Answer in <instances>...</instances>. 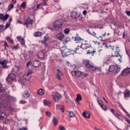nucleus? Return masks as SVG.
<instances>
[{
	"label": "nucleus",
	"instance_id": "8",
	"mask_svg": "<svg viewBox=\"0 0 130 130\" xmlns=\"http://www.w3.org/2000/svg\"><path fill=\"white\" fill-rule=\"evenodd\" d=\"M8 62H9V61L8 60H7L6 59H5V58H2L0 60V64L3 66V69H7L8 68V66L7 65H6V64H7V63H8Z\"/></svg>",
	"mask_w": 130,
	"mask_h": 130
},
{
	"label": "nucleus",
	"instance_id": "58",
	"mask_svg": "<svg viewBox=\"0 0 130 130\" xmlns=\"http://www.w3.org/2000/svg\"><path fill=\"white\" fill-rule=\"evenodd\" d=\"M83 15H87V11H86V10H84V11H83Z\"/></svg>",
	"mask_w": 130,
	"mask_h": 130
},
{
	"label": "nucleus",
	"instance_id": "46",
	"mask_svg": "<svg viewBox=\"0 0 130 130\" xmlns=\"http://www.w3.org/2000/svg\"><path fill=\"white\" fill-rule=\"evenodd\" d=\"M101 107L102 108L103 110H106L107 108L106 106L104 105H103L102 106H101Z\"/></svg>",
	"mask_w": 130,
	"mask_h": 130
},
{
	"label": "nucleus",
	"instance_id": "17",
	"mask_svg": "<svg viewBox=\"0 0 130 130\" xmlns=\"http://www.w3.org/2000/svg\"><path fill=\"white\" fill-rule=\"evenodd\" d=\"M17 38L18 39V41H19L22 45H24V44H25V40H24V38H23L21 36H18Z\"/></svg>",
	"mask_w": 130,
	"mask_h": 130
},
{
	"label": "nucleus",
	"instance_id": "63",
	"mask_svg": "<svg viewBox=\"0 0 130 130\" xmlns=\"http://www.w3.org/2000/svg\"><path fill=\"white\" fill-rule=\"evenodd\" d=\"M18 46H14V47H13V48H14L15 49H18Z\"/></svg>",
	"mask_w": 130,
	"mask_h": 130
},
{
	"label": "nucleus",
	"instance_id": "11",
	"mask_svg": "<svg viewBox=\"0 0 130 130\" xmlns=\"http://www.w3.org/2000/svg\"><path fill=\"white\" fill-rule=\"evenodd\" d=\"M123 94L124 98H129L130 96V91L128 89H126L124 91Z\"/></svg>",
	"mask_w": 130,
	"mask_h": 130
},
{
	"label": "nucleus",
	"instance_id": "33",
	"mask_svg": "<svg viewBox=\"0 0 130 130\" xmlns=\"http://www.w3.org/2000/svg\"><path fill=\"white\" fill-rule=\"evenodd\" d=\"M52 121H53L54 125H56L57 124V123H58V120H57L56 119V118H55V117H53Z\"/></svg>",
	"mask_w": 130,
	"mask_h": 130
},
{
	"label": "nucleus",
	"instance_id": "48",
	"mask_svg": "<svg viewBox=\"0 0 130 130\" xmlns=\"http://www.w3.org/2000/svg\"><path fill=\"white\" fill-rule=\"evenodd\" d=\"M98 103L100 105V106H102L103 105V102H102L101 100H99Z\"/></svg>",
	"mask_w": 130,
	"mask_h": 130
},
{
	"label": "nucleus",
	"instance_id": "37",
	"mask_svg": "<svg viewBox=\"0 0 130 130\" xmlns=\"http://www.w3.org/2000/svg\"><path fill=\"white\" fill-rule=\"evenodd\" d=\"M6 40H8V42H11V43H13V42H14V41L13 40V39L10 38V37H7Z\"/></svg>",
	"mask_w": 130,
	"mask_h": 130
},
{
	"label": "nucleus",
	"instance_id": "1",
	"mask_svg": "<svg viewBox=\"0 0 130 130\" xmlns=\"http://www.w3.org/2000/svg\"><path fill=\"white\" fill-rule=\"evenodd\" d=\"M62 20H58L55 21L52 24V28L53 30H59L62 28Z\"/></svg>",
	"mask_w": 130,
	"mask_h": 130
},
{
	"label": "nucleus",
	"instance_id": "51",
	"mask_svg": "<svg viewBox=\"0 0 130 130\" xmlns=\"http://www.w3.org/2000/svg\"><path fill=\"white\" fill-rule=\"evenodd\" d=\"M0 20H4V14H0Z\"/></svg>",
	"mask_w": 130,
	"mask_h": 130
},
{
	"label": "nucleus",
	"instance_id": "23",
	"mask_svg": "<svg viewBox=\"0 0 130 130\" xmlns=\"http://www.w3.org/2000/svg\"><path fill=\"white\" fill-rule=\"evenodd\" d=\"M38 56L40 58H43L44 57V53L42 51H39L38 52Z\"/></svg>",
	"mask_w": 130,
	"mask_h": 130
},
{
	"label": "nucleus",
	"instance_id": "4",
	"mask_svg": "<svg viewBox=\"0 0 130 130\" xmlns=\"http://www.w3.org/2000/svg\"><path fill=\"white\" fill-rule=\"evenodd\" d=\"M32 74V70H29L27 73H25L23 75V79L24 80L20 79V81L24 84L25 83V81H29L30 79H31V75Z\"/></svg>",
	"mask_w": 130,
	"mask_h": 130
},
{
	"label": "nucleus",
	"instance_id": "18",
	"mask_svg": "<svg viewBox=\"0 0 130 130\" xmlns=\"http://www.w3.org/2000/svg\"><path fill=\"white\" fill-rule=\"evenodd\" d=\"M56 109L60 110L62 112H63L64 111V107L63 106H61L60 105H57L56 106Z\"/></svg>",
	"mask_w": 130,
	"mask_h": 130
},
{
	"label": "nucleus",
	"instance_id": "36",
	"mask_svg": "<svg viewBox=\"0 0 130 130\" xmlns=\"http://www.w3.org/2000/svg\"><path fill=\"white\" fill-rule=\"evenodd\" d=\"M82 76V72L80 71H76V77H81Z\"/></svg>",
	"mask_w": 130,
	"mask_h": 130
},
{
	"label": "nucleus",
	"instance_id": "19",
	"mask_svg": "<svg viewBox=\"0 0 130 130\" xmlns=\"http://www.w3.org/2000/svg\"><path fill=\"white\" fill-rule=\"evenodd\" d=\"M7 118V115L3 112L0 111V119H6Z\"/></svg>",
	"mask_w": 130,
	"mask_h": 130
},
{
	"label": "nucleus",
	"instance_id": "21",
	"mask_svg": "<svg viewBox=\"0 0 130 130\" xmlns=\"http://www.w3.org/2000/svg\"><path fill=\"white\" fill-rule=\"evenodd\" d=\"M7 99H8V101H9L10 102H15V101H16V98H15L13 96H12L11 95H9L7 97Z\"/></svg>",
	"mask_w": 130,
	"mask_h": 130
},
{
	"label": "nucleus",
	"instance_id": "40",
	"mask_svg": "<svg viewBox=\"0 0 130 130\" xmlns=\"http://www.w3.org/2000/svg\"><path fill=\"white\" fill-rule=\"evenodd\" d=\"M4 28H5L4 25H0V33H1V32H3L4 31Z\"/></svg>",
	"mask_w": 130,
	"mask_h": 130
},
{
	"label": "nucleus",
	"instance_id": "50",
	"mask_svg": "<svg viewBox=\"0 0 130 130\" xmlns=\"http://www.w3.org/2000/svg\"><path fill=\"white\" fill-rule=\"evenodd\" d=\"M44 40H45V41H48L49 39V38L48 37V36H45V37H44Z\"/></svg>",
	"mask_w": 130,
	"mask_h": 130
},
{
	"label": "nucleus",
	"instance_id": "10",
	"mask_svg": "<svg viewBox=\"0 0 130 130\" xmlns=\"http://www.w3.org/2000/svg\"><path fill=\"white\" fill-rule=\"evenodd\" d=\"M130 74V68L125 69L121 73L122 76H126Z\"/></svg>",
	"mask_w": 130,
	"mask_h": 130
},
{
	"label": "nucleus",
	"instance_id": "62",
	"mask_svg": "<svg viewBox=\"0 0 130 130\" xmlns=\"http://www.w3.org/2000/svg\"><path fill=\"white\" fill-rule=\"evenodd\" d=\"M87 76H88V74L84 73V74H83V77H87Z\"/></svg>",
	"mask_w": 130,
	"mask_h": 130
},
{
	"label": "nucleus",
	"instance_id": "5",
	"mask_svg": "<svg viewBox=\"0 0 130 130\" xmlns=\"http://www.w3.org/2000/svg\"><path fill=\"white\" fill-rule=\"evenodd\" d=\"M109 70L111 73H115V75H117L120 72V67L111 65L110 66Z\"/></svg>",
	"mask_w": 130,
	"mask_h": 130
},
{
	"label": "nucleus",
	"instance_id": "39",
	"mask_svg": "<svg viewBox=\"0 0 130 130\" xmlns=\"http://www.w3.org/2000/svg\"><path fill=\"white\" fill-rule=\"evenodd\" d=\"M64 33L65 34H69V33H70V29L68 28H66L64 30Z\"/></svg>",
	"mask_w": 130,
	"mask_h": 130
},
{
	"label": "nucleus",
	"instance_id": "12",
	"mask_svg": "<svg viewBox=\"0 0 130 130\" xmlns=\"http://www.w3.org/2000/svg\"><path fill=\"white\" fill-rule=\"evenodd\" d=\"M91 47V45L88 43L82 44L81 45V48L82 49H88V48H90Z\"/></svg>",
	"mask_w": 130,
	"mask_h": 130
},
{
	"label": "nucleus",
	"instance_id": "24",
	"mask_svg": "<svg viewBox=\"0 0 130 130\" xmlns=\"http://www.w3.org/2000/svg\"><path fill=\"white\" fill-rule=\"evenodd\" d=\"M64 37V35L62 33L58 34L56 36V38L57 39H59V40H61Z\"/></svg>",
	"mask_w": 130,
	"mask_h": 130
},
{
	"label": "nucleus",
	"instance_id": "6",
	"mask_svg": "<svg viewBox=\"0 0 130 130\" xmlns=\"http://www.w3.org/2000/svg\"><path fill=\"white\" fill-rule=\"evenodd\" d=\"M53 100L55 102H58L60 99H61V94L58 92H56L55 94L52 95Z\"/></svg>",
	"mask_w": 130,
	"mask_h": 130
},
{
	"label": "nucleus",
	"instance_id": "13",
	"mask_svg": "<svg viewBox=\"0 0 130 130\" xmlns=\"http://www.w3.org/2000/svg\"><path fill=\"white\" fill-rule=\"evenodd\" d=\"M32 64L35 68H38V67H40L41 63L39 60H36L32 62Z\"/></svg>",
	"mask_w": 130,
	"mask_h": 130
},
{
	"label": "nucleus",
	"instance_id": "38",
	"mask_svg": "<svg viewBox=\"0 0 130 130\" xmlns=\"http://www.w3.org/2000/svg\"><path fill=\"white\" fill-rule=\"evenodd\" d=\"M41 6V4L40 5H38L37 6H36V7L35 6L33 8V10L34 11H36L37 10H38V9H39V8H40V6Z\"/></svg>",
	"mask_w": 130,
	"mask_h": 130
},
{
	"label": "nucleus",
	"instance_id": "49",
	"mask_svg": "<svg viewBox=\"0 0 130 130\" xmlns=\"http://www.w3.org/2000/svg\"><path fill=\"white\" fill-rule=\"evenodd\" d=\"M72 76H77L76 71H72L71 72Z\"/></svg>",
	"mask_w": 130,
	"mask_h": 130
},
{
	"label": "nucleus",
	"instance_id": "26",
	"mask_svg": "<svg viewBox=\"0 0 130 130\" xmlns=\"http://www.w3.org/2000/svg\"><path fill=\"white\" fill-rule=\"evenodd\" d=\"M67 114L68 116H70V117H75V114L72 111H68Z\"/></svg>",
	"mask_w": 130,
	"mask_h": 130
},
{
	"label": "nucleus",
	"instance_id": "55",
	"mask_svg": "<svg viewBox=\"0 0 130 130\" xmlns=\"http://www.w3.org/2000/svg\"><path fill=\"white\" fill-rule=\"evenodd\" d=\"M20 103L21 104H25V103H26V102L25 101L21 100V101H20Z\"/></svg>",
	"mask_w": 130,
	"mask_h": 130
},
{
	"label": "nucleus",
	"instance_id": "35",
	"mask_svg": "<svg viewBox=\"0 0 130 130\" xmlns=\"http://www.w3.org/2000/svg\"><path fill=\"white\" fill-rule=\"evenodd\" d=\"M35 36H36V37H40V36H41V32L37 31L35 32Z\"/></svg>",
	"mask_w": 130,
	"mask_h": 130
},
{
	"label": "nucleus",
	"instance_id": "14",
	"mask_svg": "<svg viewBox=\"0 0 130 130\" xmlns=\"http://www.w3.org/2000/svg\"><path fill=\"white\" fill-rule=\"evenodd\" d=\"M82 115L83 116L86 117V118H90V113L89 112V111H85L84 112H83Z\"/></svg>",
	"mask_w": 130,
	"mask_h": 130
},
{
	"label": "nucleus",
	"instance_id": "16",
	"mask_svg": "<svg viewBox=\"0 0 130 130\" xmlns=\"http://www.w3.org/2000/svg\"><path fill=\"white\" fill-rule=\"evenodd\" d=\"M74 41L76 43H80L82 41V38L79 36H78V34H77L76 37L74 38Z\"/></svg>",
	"mask_w": 130,
	"mask_h": 130
},
{
	"label": "nucleus",
	"instance_id": "28",
	"mask_svg": "<svg viewBox=\"0 0 130 130\" xmlns=\"http://www.w3.org/2000/svg\"><path fill=\"white\" fill-rule=\"evenodd\" d=\"M92 48H91L89 50H88L87 51V53H86V54H93L94 53H95V52H96V51L95 50H92Z\"/></svg>",
	"mask_w": 130,
	"mask_h": 130
},
{
	"label": "nucleus",
	"instance_id": "7",
	"mask_svg": "<svg viewBox=\"0 0 130 130\" xmlns=\"http://www.w3.org/2000/svg\"><path fill=\"white\" fill-rule=\"evenodd\" d=\"M16 75L11 73L10 74H9L7 78V82H9V83H11V82H12V81H16Z\"/></svg>",
	"mask_w": 130,
	"mask_h": 130
},
{
	"label": "nucleus",
	"instance_id": "53",
	"mask_svg": "<svg viewBox=\"0 0 130 130\" xmlns=\"http://www.w3.org/2000/svg\"><path fill=\"white\" fill-rule=\"evenodd\" d=\"M91 35H93V36H95V37H97V36H95V35H96V33H95V32L92 31L91 32Z\"/></svg>",
	"mask_w": 130,
	"mask_h": 130
},
{
	"label": "nucleus",
	"instance_id": "41",
	"mask_svg": "<svg viewBox=\"0 0 130 130\" xmlns=\"http://www.w3.org/2000/svg\"><path fill=\"white\" fill-rule=\"evenodd\" d=\"M9 18V14H6L3 17V21H6Z\"/></svg>",
	"mask_w": 130,
	"mask_h": 130
},
{
	"label": "nucleus",
	"instance_id": "3",
	"mask_svg": "<svg viewBox=\"0 0 130 130\" xmlns=\"http://www.w3.org/2000/svg\"><path fill=\"white\" fill-rule=\"evenodd\" d=\"M83 64L86 68H88V69H89V70H91V71H92V72H95L96 70H98L96 67L93 66L91 63H90V61L88 60H83Z\"/></svg>",
	"mask_w": 130,
	"mask_h": 130
},
{
	"label": "nucleus",
	"instance_id": "45",
	"mask_svg": "<svg viewBox=\"0 0 130 130\" xmlns=\"http://www.w3.org/2000/svg\"><path fill=\"white\" fill-rule=\"evenodd\" d=\"M5 91H6V89L4 87H0V93H1V92H5Z\"/></svg>",
	"mask_w": 130,
	"mask_h": 130
},
{
	"label": "nucleus",
	"instance_id": "31",
	"mask_svg": "<svg viewBox=\"0 0 130 130\" xmlns=\"http://www.w3.org/2000/svg\"><path fill=\"white\" fill-rule=\"evenodd\" d=\"M44 105H45V106H49L51 103L49 101H47V100H45L44 101Z\"/></svg>",
	"mask_w": 130,
	"mask_h": 130
},
{
	"label": "nucleus",
	"instance_id": "22",
	"mask_svg": "<svg viewBox=\"0 0 130 130\" xmlns=\"http://www.w3.org/2000/svg\"><path fill=\"white\" fill-rule=\"evenodd\" d=\"M82 100V95L80 94V93H78L77 94L76 102L77 103L80 104V101Z\"/></svg>",
	"mask_w": 130,
	"mask_h": 130
},
{
	"label": "nucleus",
	"instance_id": "9",
	"mask_svg": "<svg viewBox=\"0 0 130 130\" xmlns=\"http://www.w3.org/2000/svg\"><path fill=\"white\" fill-rule=\"evenodd\" d=\"M82 49H83L81 46L79 47V46H78L76 48V51H74V52L73 51H70V53H71V54H74L75 52L76 53L81 54L82 53Z\"/></svg>",
	"mask_w": 130,
	"mask_h": 130
},
{
	"label": "nucleus",
	"instance_id": "20",
	"mask_svg": "<svg viewBox=\"0 0 130 130\" xmlns=\"http://www.w3.org/2000/svg\"><path fill=\"white\" fill-rule=\"evenodd\" d=\"M57 75H56V78L57 79H58V80H61V78L60 77V76H61L62 74H61V72H60V70H59V69L57 70Z\"/></svg>",
	"mask_w": 130,
	"mask_h": 130
},
{
	"label": "nucleus",
	"instance_id": "42",
	"mask_svg": "<svg viewBox=\"0 0 130 130\" xmlns=\"http://www.w3.org/2000/svg\"><path fill=\"white\" fill-rule=\"evenodd\" d=\"M13 8H14V5H13V4H10V5L8 6V11H10L11 9H13Z\"/></svg>",
	"mask_w": 130,
	"mask_h": 130
},
{
	"label": "nucleus",
	"instance_id": "29",
	"mask_svg": "<svg viewBox=\"0 0 130 130\" xmlns=\"http://www.w3.org/2000/svg\"><path fill=\"white\" fill-rule=\"evenodd\" d=\"M71 16L73 19H77V12L75 11L71 12Z\"/></svg>",
	"mask_w": 130,
	"mask_h": 130
},
{
	"label": "nucleus",
	"instance_id": "60",
	"mask_svg": "<svg viewBox=\"0 0 130 130\" xmlns=\"http://www.w3.org/2000/svg\"><path fill=\"white\" fill-rule=\"evenodd\" d=\"M98 28L99 29H102V28H103V25H102L101 26L98 25Z\"/></svg>",
	"mask_w": 130,
	"mask_h": 130
},
{
	"label": "nucleus",
	"instance_id": "30",
	"mask_svg": "<svg viewBox=\"0 0 130 130\" xmlns=\"http://www.w3.org/2000/svg\"><path fill=\"white\" fill-rule=\"evenodd\" d=\"M38 94H39V95H44V90H43V89H40L38 90Z\"/></svg>",
	"mask_w": 130,
	"mask_h": 130
},
{
	"label": "nucleus",
	"instance_id": "59",
	"mask_svg": "<svg viewBox=\"0 0 130 130\" xmlns=\"http://www.w3.org/2000/svg\"><path fill=\"white\" fill-rule=\"evenodd\" d=\"M4 45H5V47H7V46H8V42H5Z\"/></svg>",
	"mask_w": 130,
	"mask_h": 130
},
{
	"label": "nucleus",
	"instance_id": "56",
	"mask_svg": "<svg viewBox=\"0 0 130 130\" xmlns=\"http://www.w3.org/2000/svg\"><path fill=\"white\" fill-rule=\"evenodd\" d=\"M9 26H10V22L7 23V24L5 26V27H6V28H8V27H9Z\"/></svg>",
	"mask_w": 130,
	"mask_h": 130
},
{
	"label": "nucleus",
	"instance_id": "43",
	"mask_svg": "<svg viewBox=\"0 0 130 130\" xmlns=\"http://www.w3.org/2000/svg\"><path fill=\"white\" fill-rule=\"evenodd\" d=\"M21 7L23 9H25V8H26V2L22 3V4L21 5Z\"/></svg>",
	"mask_w": 130,
	"mask_h": 130
},
{
	"label": "nucleus",
	"instance_id": "61",
	"mask_svg": "<svg viewBox=\"0 0 130 130\" xmlns=\"http://www.w3.org/2000/svg\"><path fill=\"white\" fill-rule=\"evenodd\" d=\"M126 14L127 15V16H130V12L129 11H127L126 12Z\"/></svg>",
	"mask_w": 130,
	"mask_h": 130
},
{
	"label": "nucleus",
	"instance_id": "25",
	"mask_svg": "<svg viewBox=\"0 0 130 130\" xmlns=\"http://www.w3.org/2000/svg\"><path fill=\"white\" fill-rule=\"evenodd\" d=\"M13 71L14 73H17L20 71V67L18 66H14L13 68Z\"/></svg>",
	"mask_w": 130,
	"mask_h": 130
},
{
	"label": "nucleus",
	"instance_id": "34",
	"mask_svg": "<svg viewBox=\"0 0 130 130\" xmlns=\"http://www.w3.org/2000/svg\"><path fill=\"white\" fill-rule=\"evenodd\" d=\"M116 117H117V118H118V119H120L121 120H122V117H121V116H120L119 115V114L118 113H116L115 115Z\"/></svg>",
	"mask_w": 130,
	"mask_h": 130
},
{
	"label": "nucleus",
	"instance_id": "15",
	"mask_svg": "<svg viewBox=\"0 0 130 130\" xmlns=\"http://www.w3.org/2000/svg\"><path fill=\"white\" fill-rule=\"evenodd\" d=\"M69 52V49L65 48L64 50L62 52V54L63 56H68V55H70Z\"/></svg>",
	"mask_w": 130,
	"mask_h": 130
},
{
	"label": "nucleus",
	"instance_id": "47",
	"mask_svg": "<svg viewBox=\"0 0 130 130\" xmlns=\"http://www.w3.org/2000/svg\"><path fill=\"white\" fill-rule=\"evenodd\" d=\"M59 130H66V128H64V127H63L62 125H60L59 127Z\"/></svg>",
	"mask_w": 130,
	"mask_h": 130
},
{
	"label": "nucleus",
	"instance_id": "57",
	"mask_svg": "<svg viewBox=\"0 0 130 130\" xmlns=\"http://www.w3.org/2000/svg\"><path fill=\"white\" fill-rule=\"evenodd\" d=\"M95 44H98L99 46L100 45V43L98 42V41H95L94 42Z\"/></svg>",
	"mask_w": 130,
	"mask_h": 130
},
{
	"label": "nucleus",
	"instance_id": "64",
	"mask_svg": "<svg viewBox=\"0 0 130 130\" xmlns=\"http://www.w3.org/2000/svg\"><path fill=\"white\" fill-rule=\"evenodd\" d=\"M44 45H45V46H48V44H47V43L46 42V43H45V44H44Z\"/></svg>",
	"mask_w": 130,
	"mask_h": 130
},
{
	"label": "nucleus",
	"instance_id": "27",
	"mask_svg": "<svg viewBox=\"0 0 130 130\" xmlns=\"http://www.w3.org/2000/svg\"><path fill=\"white\" fill-rule=\"evenodd\" d=\"M32 22L33 21L31 20V19H30V18H28L24 22V25H28V24H32Z\"/></svg>",
	"mask_w": 130,
	"mask_h": 130
},
{
	"label": "nucleus",
	"instance_id": "2",
	"mask_svg": "<svg viewBox=\"0 0 130 130\" xmlns=\"http://www.w3.org/2000/svg\"><path fill=\"white\" fill-rule=\"evenodd\" d=\"M110 49L112 50V56L121 58V56L119 54V47L109 46Z\"/></svg>",
	"mask_w": 130,
	"mask_h": 130
},
{
	"label": "nucleus",
	"instance_id": "44",
	"mask_svg": "<svg viewBox=\"0 0 130 130\" xmlns=\"http://www.w3.org/2000/svg\"><path fill=\"white\" fill-rule=\"evenodd\" d=\"M46 115H47V116H48L49 117H50V116H51V113H50V112H46Z\"/></svg>",
	"mask_w": 130,
	"mask_h": 130
},
{
	"label": "nucleus",
	"instance_id": "32",
	"mask_svg": "<svg viewBox=\"0 0 130 130\" xmlns=\"http://www.w3.org/2000/svg\"><path fill=\"white\" fill-rule=\"evenodd\" d=\"M24 98L26 99V98H28L29 97V92L28 91H25L23 94Z\"/></svg>",
	"mask_w": 130,
	"mask_h": 130
},
{
	"label": "nucleus",
	"instance_id": "52",
	"mask_svg": "<svg viewBox=\"0 0 130 130\" xmlns=\"http://www.w3.org/2000/svg\"><path fill=\"white\" fill-rule=\"evenodd\" d=\"M70 41V38H66V39L64 41L65 43H68Z\"/></svg>",
	"mask_w": 130,
	"mask_h": 130
},
{
	"label": "nucleus",
	"instance_id": "54",
	"mask_svg": "<svg viewBox=\"0 0 130 130\" xmlns=\"http://www.w3.org/2000/svg\"><path fill=\"white\" fill-rule=\"evenodd\" d=\"M111 112L113 113V114H114V113H115V110L113 109H111Z\"/></svg>",
	"mask_w": 130,
	"mask_h": 130
}]
</instances>
